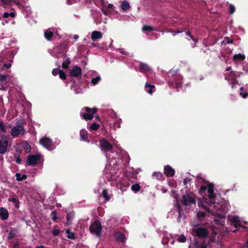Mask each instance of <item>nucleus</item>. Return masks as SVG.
<instances>
[{
    "label": "nucleus",
    "mask_w": 248,
    "mask_h": 248,
    "mask_svg": "<svg viewBox=\"0 0 248 248\" xmlns=\"http://www.w3.org/2000/svg\"><path fill=\"white\" fill-rule=\"evenodd\" d=\"M113 7L114 6L112 4H108V8L109 9H112Z\"/></svg>",
    "instance_id": "69168bd1"
},
{
    "label": "nucleus",
    "mask_w": 248,
    "mask_h": 248,
    "mask_svg": "<svg viewBox=\"0 0 248 248\" xmlns=\"http://www.w3.org/2000/svg\"><path fill=\"white\" fill-rule=\"evenodd\" d=\"M131 188L133 191L137 192L140 190L141 186L139 184H135L131 186Z\"/></svg>",
    "instance_id": "2f4dec72"
},
{
    "label": "nucleus",
    "mask_w": 248,
    "mask_h": 248,
    "mask_svg": "<svg viewBox=\"0 0 248 248\" xmlns=\"http://www.w3.org/2000/svg\"><path fill=\"white\" fill-rule=\"evenodd\" d=\"M97 111L95 108H91L89 107H84L80 112V116L83 119L88 121L93 119V114Z\"/></svg>",
    "instance_id": "f257e3e1"
},
{
    "label": "nucleus",
    "mask_w": 248,
    "mask_h": 248,
    "mask_svg": "<svg viewBox=\"0 0 248 248\" xmlns=\"http://www.w3.org/2000/svg\"><path fill=\"white\" fill-rule=\"evenodd\" d=\"M52 233L54 236H58L60 233V230L57 226H55L52 231Z\"/></svg>",
    "instance_id": "f704fd0d"
},
{
    "label": "nucleus",
    "mask_w": 248,
    "mask_h": 248,
    "mask_svg": "<svg viewBox=\"0 0 248 248\" xmlns=\"http://www.w3.org/2000/svg\"><path fill=\"white\" fill-rule=\"evenodd\" d=\"M9 16V13L8 12H5L3 14V17L4 18H8Z\"/></svg>",
    "instance_id": "e2e57ef3"
},
{
    "label": "nucleus",
    "mask_w": 248,
    "mask_h": 248,
    "mask_svg": "<svg viewBox=\"0 0 248 248\" xmlns=\"http://www.w3.org/2000/svg\"><path fill=\"white\" fill-rule=\"evenodd\" d=\"M74 217V214L73 213H67L66 215L67 222L68 223Z\"/></svg>",
    "instance_id": "c9c22d12"
},
{
    "label": "nucleus",
    "mask_w": 248,
    "mask_h": 248,
    "mask_svg": "<svg viewBox=\"0 0 248 248\" xmlns=\"http://www.w3.org/2000/svg\"><path fill=\"white\" fill-rule=\"evenodd\" d=\"M7 76L6 75H2L0 74V82L4 83L6 81Z\"/></svg>",
    "instance_id": "58836bf2"
},
{
    "label": "nucleus",
    "mask_w": 248,
    "mask_h": 248,
    "mask_svg": "<svg viewBox=\"0 0 248 248\" xmlns=\"http://www.w3.org/2000/svg\"><path fill=\"white\" fill-rule=\"evenodd\" d=\"M243 74L242 72L231 71L230 73L225 74V78L228 80H231V83L234 85L235 84H238V81L236 80V78L240 77Z\"/></svg>",
    "instance_id": "20e7f679"
},
{
    "label": "nucleus",
    "mask_w": 248,
    "mask_h": 248,
    "mask_svg": "<svg viewBox=\"0 0 248 248\" xmlns=\"http://www.w3.org/2000/svg\"><path fill=\"white\" fill-rule=\"evenodd\" d=\"M88 132L84 129H82L80 131V137L81 141L89 142L90 140L88 136Z\"/></svg>",
    "instance_id": "f3484780"
},
{
    "label": "nucleus",
    "mask_w": 248,
    "mask_h": 248,
    "mask_svg": "<svg viewBox=\"0 0 248 248\" xmlns=\"http://www.w3.org/2000/svg\"><path fill=\"white\" fill-rule=\"evenodd\" d=\"M100 80V77L97 76L95 78H93L91 80V82L93 84L95 85L97 83V82Z\"/></svg>",
    "instance_id": "4c0bfd02"
},
{
    "label": "nucleus",
    "mask_w": 248,
    "mask_h": 248,
    "mask_svg": "<svg viewBox=\"0 0 248 248\" xmlns=\"http://www.w3.org/2000/svg\"><path fill=\"white\" fill-rule=\"evenodd\" d=\"M207 190V186H202L200 187L199 189V193L201 195L203 194V193Z\"/></svg>",
    "instance_id": "09e8293b"
},
{
    "label": "nucleus",
    "mask_w": 248,
    "mask_h": 248,
    "mask_svg": "<svg viewBox=\"0 0 248 248\" xmlns=\"http://www.w3.org/2000/svg\"><path fill=\"white\" fill-rule=\"evenodd\" d=\"M214 185L212 184H209L207 186V190L209 193L208 196V201L209 202V204H213L215 203V201L216 199V195L215 194L214 191Z\"/></svg>",
    "instance_id": "0eeeda50"
},
{
    "label": "nucleus",
    "mask_w": 248,
    "mask_h": 248,
    "mask_svg": "<svg viewBox=\"0 0 248 248\" xmlns=\"http://www.w3.org/2000/svg\"><path fill=\"white\" fill-rule=\"evenodd\" d=\"M186 240V237L184 235H181L178 238V241L181 243L185 242Z\"/></svg>",
    "instance_id": "79ce46f5"
},
{
    "label": "nucleus",
    "mask_w": 248,
    "mask_h": 248,
    "mask_svg": "<svg viewBox=\"0 0 248 248\" xmlns=\"http://www.w3.org/2000/svg\"><path fill=\"white\" fill-rule=\"evenodd\" d=\"M66 233L67 234V238L71 239L75 238V234L74 232H70L69 230L66 231Z\"/></svg>",
    "instance_id": "72a5a7b5"
},
{
    "label": "nucleus",
    "mask_w": 248,
    "mask_h": 248,
    "mask_svg": "<svg viewBox=\"0 0 248 248\" xmlns=\"http://www.w3.org/2000/svg\"><path fill=\"white\" fill-rule=\"evenodd\" d=\"M229 13L230 14H233L235 11V8L234 6L232 4H230L229 6Z\"/></svg>",
    "instance_id": "ea45409f"
},
{
    "label": "nucleus",
    "mask_w": 248,
    "mask_h": 248,
    "mask_svg": "<svg viewBox=\"0 0 248 248\" xmlns=\"http://www.w3.org/2000/svg\"><path fill=\"white\" fill-rule=\"evenodd\" d=\"M203 208L207 211L208 212V213H211V210L209 209V207H208L206 205H203Z\"/></svg>",
    "instance_id": "052dcab7"
},
{
    "label": "nucleus",
    "mask_w": 248,
    "mask_h": 248,
    "mask_svg": "<svg viewBox=\"0 0 248 248\" xmlns=\"http://www.w3.org/2000/svg\"><path fill=\"white\" fill-rule=\"evenodd\" d=\"M191 180V179L189 177L186 178L183 181V184L184 185H187Z\"/></svg>",
    "instance_id": "8fccbe9b"
},
{
    "label": "nucleus",
    "mask_w": 248,
    "mask_h": 248,
    "mask_svg": "<svg viewBox=\"0 0 248 248\" xmlns=\"http://www.w3.org/2000/svg\"><path fill=\"white\" fill-rule=\"evenodd\" d=\"M89 230L92 233L95 234L97 236L100 237L102 230L100 222L98 220H95L93 223L91 224Z\"/></svg>",
    "instance_id": "7ed1b4c3"
},
{
    "label": "nucleus",
    "mask_w": 248,
    "mask_h": 248,
    "mask_svg": "<svg viewBox=\"0 0 248 248\" xmlns=\"http://www.w3.org/2000/svg\"><path fill=\"white\" fill-rule=\"evenodd\" d=\"M8 146V142L0 140V154H4L7 151Z\"/></svg>",
    "instance_id": "2eb2a0df"
},
{
    "label": "nucleus",
    "mask_w": 248,
    "mask_h": 248,
    "mask_svg": "<svg viewBox=\"0 0 248 248\" xmlns=\"http://www.w3.org/2000/svg\"><path fill=\"white\" fill-rule=\"evenodd\" d=\"M40 159V156L38 155H30L27 156L26 164L28 166H34L36 165Z\"/></svg>",
    "instance_id": "1a4fd4ad"
},
{
    "label": "nucleus",
    "mask_w": 248,
    "mask_h": 248,
    "mask_svg": "<svg viewBox=\"0 0 248 248\" xmlns=\"http://www.w3.org/2000/svg\"><path fill=\"white\" fill-rule=\"evenodd\" d=\"M139 70L142 73H147L151 71V67L146 63L140 62L139 63Z\"/></svg>",
    "instance_id": "4468645a"
},
{
    "label": "nucleus",
    "mask_w": 248,
    "mask_h": 248,
    "mask_svg": "<svg viewBox=\"0 0 248 248\" xmlns=\"http://www.w3.org/2000/svg\"><path fill=\"white\" fill-rule=\"evenodd\" d=\"M0 131L4 133L6 132L5 126L2 121H0Z\"/></svg>",
    "instance_id": "c03bdc74"
},
{
    "label": "nucleus",
    "mask_w": 248,
    "mask_h": 248,
    "mask_svg": "<svg viewBox=\"0 0 248 248\" xmlns=\"http://www.w3.org/2000/svg\"><path fill=\"white\" fill-rule=\"evenodd\" d=\"M206 214L203 212H199L197 213V217L199 219H202L205 217Z\"/></svg>",
    "instance_id": "a19ab883"
},
{
    "label": "nucleus",
    "mask_w": 248,
    "mask_h": 248,
    "mask_svg": "<svg viewBox=\"0 0 248 248\" xmlns=\"http://www.w3.org/2000/svg\"><path fill=\"white\" fill-rule=\"evenodd\" d=\"M102 195L106 201H108L110 200V196L108 194V190L104 189L102 192Z\"/></svg>",
    "instance_id": "c85d7f7f"
},
{
    "label": "nucleus",
    "mask_w": 248,
    "mask_h": 248,
    "mask_svg": "<svg viewBox=\"0 0 248 248\" xmlns=\"http://www.w3.org/2000/svg\"><path fill=\"white\" fill-rule=\"evenodd\" d=\"M145 88L146 91L150 94L153 93L152 89L155 88V86L153 84H151L149 83L146 82L145 85Z\"/></svg>",
    "instance_id": "5701e85b"
},
{
    "label": "nucleus",
    "mask_w": 248,
    "mask_h": 248,
    "mask_svg": "<svg viewBox=\"0 0 248 248\" xmlns=\"http://www.w3.org/2000/svg\"><path fill=\"white\" fill-rule=\"evenodd\" d=\"M40 143L48 150H52L53 149V141L49 138L44 137L41 139L40 140Z\"/></svg>",
    "instance_id": "9d476101"
},
{
    "label": "nucleus",
    "mask_w": 248,
    "mask_h": 248,
    "mask_svg": "<svg viewBox=\"0 0 248 248\" xmlns=\"http://www.w3.org/2000/svg\"><path fill=\"white\" fill-rule=\"evenodd\" d=\"M67 3L68 5H71L73 3V2L71 1V0H67Z\"/></svg>",
    "instance_id": "774afa93"
},
{
    "label": "nucleus",
    "mask_w": 248,
    "mask_h": 248,
    "mask_svg": "<svg viewBox=\"0 0 248 248\" xmlns=\"http://www.w3.org/2000/svg\"><path fill=\"white\" fill-rule=\"evenodd\" d=\"M16 236L15 233L13 231H10L8 233L7 238L8 239H12L14 238Z\"/></svg>",
    "instance_id": "49530a36"
},
{
    "label": "nucleus",
    "mask_w": 248,
    "mask_h": 248,
    "mask_svg": "<svg viewBox=\"0 0 248 248\" xmlns=\"http://www.w3.org/2000/svg\"><path fill=\"white\" fill-rule=\"evenodd\" d=\"M54 35V33L48 30H46L44 32V36L47 41H51L52 38Z\"/></svg>",
    "instance_id": "412c9836"
},
{
    "label": "nucleus",
    "mask_w": 248,
    "mask_h": 248,
    "mask_svg": "<svg viewBox=\"0 0 248 248\" xmlns=\"http://www.w3.org/2000/svg\"><path fill=\"white\" fill-rule=\"evenodd\" d=\"M178 217L177 220H178V221L180 222V218L182 217V215H183L184 213H183V211H182L181 212H178Z\"/></svg>",
    "instance_id": "4d7b16f0"
},
{
    "label": "nucleus",
    "mask_w": 248,
    "mask_h": 248,
    "mask_svg": "<svg viewBox=\"0 0 248 248\" xmlns=\"http://www.w3.org/2000/svg\"><path fill=\"white\" fill-rule=\"evenodd\" d=\"M116 241H119L121 243H124L125 241V237L122 232H117L115 234Z\"/></svg>",
    "instance_id": "6ab92c4d"
},
{
    "label": "nucleus",
    "mask_w": 248,
    "mask_h": 248,
    "mask_svg": "<svg viewBox=\"0 0 248 248\" xmlns=\"http://www.w3.org/2000/svg\"><path fill=\"white\" fill-rule=\"evenodd\" d=\"M121 7L124 11H126L130 9V6L127 1L124 0L122 2Z\"/></svg>",
    "instance_id": "b1692460"
},
{
    "label": "nucleus",
    "mask_w": 248,
    "mask_h": 248,
    "mask_svg": "<svg viewBox=\"0 0 248 248\" xmlns=\"http://www.w3.org/2000/svg\"><path fill=\"white\" fill-rule=\"evenodd\" d=\"M59 77L60 78H61L62 80H65L66 79V75L65 72L61 70L59 74Z\"/></svg>",
    "instance_id": "e433bc0d"
},
{
    "label": "nucleus",
    "mask_w": 248,
    "mask_h": 248,
    "mask_svg": "<svg viewBox=\"0 0 248 248\" xmlns=\"http://www.w3.org/2000/svg\"><path fill=\"white\" fill-rule=\"evenodd\" d=\"M99 145L101 151L106 153L110 151L113 148V145L104 138L99 140Z\"/></svg>",
    "instance_id": "423d86ee"
},
{
    "label": "nucleus",
    "mask_w": 248,
    "mask_h": 248,
    "mask_svg": "<svg viewBox=\"0 0 248 248\" xmlns=\"http://www.w3.org/2000/svg\"><path fill=\"white\" fill-rule=\"evenodd\" d=\"M226 42L227 44H231L233 42V41L232 39H230L229 38L226 37L224 38V41Z\"/></svg>",
    "instance_id": "3c124183"
},
{
    "label": "nucleus",
    "mask_w": 248,
    "mask_h": 248,
    "mask_svg": "<svg viewBox=\"0 0 248 248\" xmlns=\"http://www.w3.org/2000/svg\"><path fill=\"white\" fill-rule=\"evenodd\" d=\"M15 161H16V163L18 164H20L22 162V160L20 158L19 156H17L16 157Z\"/></svg>",
    "instance_id": "864d4df0"
},
{
    "label": "nucleus",
    "mask_w": 248,
    "mask_h": 248,
    "mask_svg": "<svg viewBox=\"0 0 248 248\" xmlns=\"http://www.w3.org/2000/svg\"><path fill=\"white\" fill-rule=\"evenodd\" d=\"M181 202L184 206H189L191 204H195L196 201L194 195L192 192L186 193L182 197Z\"/></svg>",
    "instance_id": "f03ea898"
},
{
    "label": "nucleus",
    "mask_w": 248,
    "mask_h": 248,
    "mask_svg": "<svg viewBox=\"0 0 248 248\" xmlns=\"http://www.w3.org/2000/svg\"><path fill=\"white\" fill-rule=\"evenodd\" d=\"M182 78L179 75H174L169 81L170 86L174 88H179L181 86Z\"/></svg>",
    "instance_id": "39448f33"
},
{
    "label": "nucleus",
    "mask_w": 248,
    "mask_h": 248,
    "mask_svg": "<svg viewBox=\"0 0 248 248\" xmlns=\"http://www.w3.org/2000/svg\"><path fill=\"white\" fill-rule=\"evenodd\" d=\"M1 139H0V140H2L3 141H7V142H9V138L5 135H2L0 136Z\"/></svg>",
    "instance_id": "a18cd8bd"
},
{
    "label": "nucleus",
    "mask_w": 248,
    "mask_h": 248,
    "mask_svg": "<svg viewBox=\"0 0 248 248\" xmlns=\"http://www.w3.org/2000/svg\"><path fill=\"white\" fill-rule=\"evenodd\" d=\"M16 15V14L14 12H11L9 13V16H10L12 17H14Z\"/></svg>",
    "instance_id": "0e129e2a"
},
{
    "label": "nucleus",
    "mask_w": 248,
    "mask_h": 248,
    "mask_svg": "<svg viewBox=\"0 0 248 248\" xmlns=\"http://www.w3.org/2000/svg\"><path fill=\"white\" fill-rule=\"evenodd\" d=\"M51 217H52V219L53 221H56L58 219V217H57V213L55 211H52L51 213Z\"/></svg>",
    "instance_id": "de8ad7c7"
},
{
    "label": "nucleus",
    "mask_w": 248,
    "mask_h": 248,
    "mask_svg": "<svg viewBox=\"0 0 248 248\" xmlns=\"http://www.w3.org/2000/svg\"><path fill=\"white\" fill-rule=\"evenodd\" d=\"M99 124L96 123H93L90 125L89 129L90 131H96L99 128Z\"/></svg>",
    "instance_id": "bb28decb"
},
{
    "label": "nucleus",
    "mask_w": 248,
    "mask_h": 248,
    "mask_svg": "<svg viewBox=\"0 0 248 248\" xmlns=\"http://www.w3.org/2000/svg\"><path fill=\"white\" fill-rule=\"evenodd\" d=\"M245 58H246L244 54H242L241 53L235 54L233 56V59L234 61H237V60L244 61L245 59Z\"/></svg>",
    "instance_id": "393cba45"
},
{
    "label": "nucleus",
    "mask_w": 248,
    "mask_h": 248,
    "mask_svg": "<svg viewBox=\"0 0 248 248\" xmlns=\"http://www.w3.org/2000/svg\"><path fill=\"white\" fill-rule=\"evenodd\" d=\"M244 248H248V239L247 240L245 245H244Z\"/></svg>",
    "instance_id": "338daca9"
},
{
    "label": "nucleus",
    "mask_w": 248,
    "mask_h": 248,
    "mask_svg": "<svg viewBox=\"0 0 248 248\" xmlns=\"http://www.w3.org/2000/svg\"><path fill=\"white\" fill-rule=\"evenodd\" d=\"M152 176L155 177V178L159 180L163 179V175L160 172H154L152 174Z\"/></svg>",
    "instance_id": "7c9ffc66"
},
{
    "label": "nucleus",
    "mask_w": 248,
    "mask_h": 248,
    "mask_svg": "<svg viewBox=\"0 0 248 248\" xmlns=\"http://www.w3.org/2000/svg\"><path fill=\"white\" fill-rule=\"evenodd\" d=\"M9 217V213L8 210L4 207L0 208V218L2 220H6Z\"/></svg>",
    "instance_id": "a211bd4d"
},
{
    "label": "nucleus",
    "mask_w": 248,
    "mask_h": 248,
    "mask_svg": "<svg viewBox=\"0 0 248 248\" xmlns=\"http://www.w3.org/2000/svg\"><path fill=\"white\" fill-rule=\"evenodd\" d=\"M25 130L23 126L21 125H17L14 126L11 132V135L14 137H16L19 135H24Z\"/></svg>",
    "instance_id": "6e6552de"
},
{
    "label": "nucleus",
    "mask_w": 248,
    "mask_h": 248,
    "mask_svg": "<svg viewBox=\"0 0 248 248\" xmlns=\"http://www.w3.org/2000/svg\"><path fill=\"white\" fill-rule=\"evenodd\" d=\"M82 70L81 68L78 66H74L69 72V75L71 77L78 78L81 75Z\"/></svg>",
    "instance_id": "f8f14e48"
},
{
    "label": "nucleus",
    "mask_w": 248,
    "mask_h": 248,
    "mask_svg": "<svg viewBox=\"0 0 248 248\" xmlns=\"http://www.w3.org/2000/svg\"><path fill=\"white\" fill-rule=\"evenodd\" d=\"M71 62L69 58H66L62 63V68L64 69L68 68L69 65L70 64Z\"/></svg>",
    "instance_id": "c756f323"
},
{
    "label": "nucleus",
    "mask_w": 248,
    "mask_h": 248,
    "mask_svg": "<svg viewBox=\"0 0 248 248\" xmlns=\"http://www.w3.org/2000/svg\"><path fill=\"white\" fill-rule=\"evenodd\" d=\"M3 66L6 69H9L11 67V64L10 63H4Z\"/></svg>",
    "instance_id": "bf43d9fd"
},
{
    "label": "nucleus",
    "mask_w": 248,
    "mask_h": 248,
    "mask_svg": "<svg viewBox=\"0 0 248 248\" xmlns=\"http://www.w3.org/2000/svg\"><path fill=\"white\" fill-rule=\"evenodd\" d=\"M16 179L18 181H21L25 180L27 178V176L25 174L21 175L20 173H16Z\"/></svg>",
    "instance_id": "cd10ccee"
},
{
    "label": "nucleus",
    "mask_w": 248,
    "mask_h": 248,
    "mask_svg": "<svg viewBox=\"0 0 248 248\" xmlns=\"http://www.w3.org/2000/svg\"><path fill=\"white\" fill-rule=\"evenodd\" d=\"M8 201L9 202H12L15 205V207L17 208V209H18L19 207V200L18 199H17L16 197H11L10 196L9 198H8Z\"/></svg>",
    "instance_id": "aec40b11"
},
{
    "label": "nucleus",
    "mask_w": 248,
    "mask_h": 248,
    "mask_svg": "<svg viewBox=\"0 0 248 248\" xmlns=\"http://www.w3.org/2000/svg\"><path fill=\"white\" fill-rule=\"evenodd\" d=\"M195 233L199 238H206L209 235V232L207 229L201 227L196 228Z\"/></svg>",
    "instance_id": "9b49d317"
},
{
    "label": "nucleus",
    "mask_w": 248,
    "mask_h": 248,
    "mask_svg": "<svg viewBox=\"0 0 248 248\" xmlns=\"http://www.w3.org/2000/svg\"><path fill=\"white\" fill-rule=\"evenodd\" d=\"M101 11L103 13V14L105 15H108L109 14L108 10L105 8L102 9Z\"/></svg>",
    "instance_id": "6e6d98bb"
},
{
    "label": "nucleus",
    "mask_w": 248,
    "mask_h": 248,
    "mask_svg": "<svg viewBox=\"0 0 248 248\" xmlns=\"http://www.w3.org/2000/svg\"><path fill=\"white\" fill-rule=\"evenodd\" d=\"M214 207H217L218 210V211L221 212L223 214H226L227 211V206L226 205L224 206H221V205L219 203H217V205H215Z\"/></svg>",
    "instance_id": "4be33fe9"
},
{
    "label": "nucleus",
    "mask_w": 248,
    "mask_h": 248,
    "mask_svg": "<svg viewBox=\"0 0 248 248\" xmlns=\"http://www.w3.org/2000/svg\"><path fill=\"white\" fill-rule=\"evenodd\" d=\"M186 35H188L193 41H195V40H196L195 38L190 33V32H189L188 31H186Z\"/></svg>",
    "instance_id": "5fc2aeb1"
},
{
    "label": "nucleus",
    "mask_w": 248,
    "mask_h": 248,
    "mask_svg": "<svg viewBox=\"0 0 248 248\" xmlns=\"http://www.w3.org/2000/svg\"><path fill=\"white\" fill-rule=\"evenodd\" d=\"M1 2L7 5H9L11 3V1L10 0H0Z\"/></svg>",
    "instance_id": "603ef678"
},
{
    "label": "nucleus",
    "mask_w": 248,
    "mask_h": 248,
    "mask_svg": "<svg viewBox=\"0 0 248 248\" xmlns=\"http://www.w3.org/2000/svg\"><path fill=\"white\" fill-rule=\"evenodd\" d=\"M61 70L58 68H54L52 71V74L54 76H56L58 74H59Z\"/></svg>",
    "instance_id": "37998d69"
},
{
    "label": "nucleus",
    "mask_w": 248,
    "mask_h": 248,
    "mask_svg": "<svg viewBox=\"0 0 248 248\" xmlns=\"http://www.w3.org/2000/svg\"><path fill=\"white\" fill-rule=\"evenodd\" d=\"M232 222L235 228H238L240 226V222L237 217H233Z\"/></svg>",
    "instance_id": "a878e982"
},
{
    "label": "nucleus",
    "mask_w": 248,
    "mask_h": 248,
    "mask_svg": "<svg viewBox=\"0 0 248 248\" xmlns=\"http://www.w3.org/2000/svg\"><path fill=\"white\" fill-rule=\"evenodd\" d=\"M142 30L143 31H156V30L153 27L149 25H144L142 27Z\"/></svg>",
    "instance_id": "473e14b6"
},
{
    "label": "nucleus",
    "mask_w": 248,
    "mask_h": 248,
    "mask_svg": "<svg viewBox=\"0 0 248 248\" xmlns=\"http://www.w3.org/2000/svg\"><path fill=\"white\" fill-rule=\"evenodd\" d=\"M177 208L178 209V212H181L182 211H183L179 203H177Z\"/></svg>",
    "instance_id": "680f3d73"
},
{
    "label": "nucleus",
    "mask_w": 248,
    "mask_h": 248,
    "mask_svg": "<svg viewBox=\"0 0 248 248\" xmlns=\"http://www.w3.org/2000/svg\"><path fill=\"white\" fill-rule=\"evenodd\" d=\"M164 173L168 177H172L174 175L175 170L170 166L167 165L164 167Z\"/></svg>",
    "instance_id": "ddd939ff"
},
{
    "label": "nucleus",
    "mask_w": 248,
    "mask_h": 248,
    "mask_svg": "<svg viewBox=\"0 0 248 248\" xmlns=\"http://www.w3.org/2000/svg\"><path fill=\"white\" fill-rule=\"evenodd\" d=\"M240 94L244 98H246L248 96V93H243L242 92H241Z\"/></svg>",
    "instance_id": "13d9d810"
},
{
    "label": "nucleus",
    "mask_w": 248,
    "mask_h": 248,
    "mask_svg": "<svg viewBox=\"0 0 248 248\" xmlns=\"http://www.w3.org/2000/svg\"><path fill=\"white\" fill-rule=\"evenodd\" d=\"M103 34L99 31H93L91 35V39L93 41H96L102 38Z\"/></svg>",
    "instance_id": "dca6fc26"
}]
</instances>
